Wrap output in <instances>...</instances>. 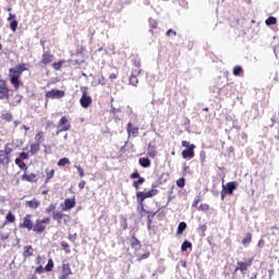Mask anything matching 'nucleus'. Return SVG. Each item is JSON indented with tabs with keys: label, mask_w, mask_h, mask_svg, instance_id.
<instances>
[{
	"label": "nucleus",
	"mask_w": 279,
	"mask_h": 279,
	"mask_svg": "<svg viewBox=\"0 0 279 279\" xmlns=\"http://www.w3.org/2000/svg\"><path fill=\"white\" fill-rule=\"evenodd\" d=\"M189 166L186 163H183V171L184 173H187L189 172Z\"/></svg>",
	"instance_id": "54"
},
{
	"label": "nucleus",
	"mask_w": 279,
	"mask_h": 279,
	"mask_svg": "<svg viewBox=\"0 0 279 279\" xmlns=\"http://www.w3.org/2000/svg\"><path fill=\"white\" fill-rule=\"evenodd\" d=\"M155 195H158V190H150L148 192H137L136 199H137L138 204H143V202H145V199H147L149 197H155Z\"/></svg>",
	"instance_id": "2"
},
{
	"label": "nucleus",
	"mask_w": 279,
	"mask_h": 279,
	"mask_svg": "<svg viewBox=\"0 0 279 279\" xmlns=\"http://www.w3.org/2000/svg\"><path fill=\"white\" fill-rule=\"evenodd\" d=\"M202 210H207L208 205L201 206Z\"/></svg>",
	"instance_id": "57"
},
{
	"label": "nucleus",
	"mask_w": 279,
	"mask_h": 279,
	"mask_svg": "<svg viewBox=\"0 0 279 279\" xmlns=\"http://www.w3.org/2000/svg\"><path fill=\"white\" fill-rule=\"evenodd\" d=\"M241 73H243V68H241V65H235L233 68V75L239 76Z\"/></svg>",
	"instance_id": "27"
},
{
	"label": "nucleus",
	"mask_w": 279,
	"mask_h": 279,
	"mask_svg": "<svg viewBox=\"0 0 279 279\" xmlns=\"http://www.w3.org/2000/svg\"><path fill=\"white\" fill-rule=\"evenodd\" d=\"M63 247H64V248L69 247V244H63Z\"/></svg>",
	"instance_id": "62"
},
{
	"label": "nucleus",
	"mask_w": 279,
	"mask_h": 279,
	"mask_svg": "<svg viewBox=\"0 0 279 279\" xmlns=\"http://www.w3.org/2000/svg\"><path fill=\"white\" fill-rule=\"evenodd\" d=\"M21 101H22V97L15 96V102L13 104V106H17V104H21Z\"/></svg>",
	"instance_id": "45"
},
{
	"label": "nucleus",
	"mask_w": 279,
	"mask_h": 279,
	"mask_svg": "<svg viewBox=\"0 0 279 279\" xmlns=\"http://www.w3.org/2000/svg\"><path fill=\"white\" fill-rule=\"evenodd\" d=\"M149 257V254H144L143 256H142V258H148Z\"/></svg>",
	"instance_id": "59"
},
{
	"label": "nucleus",
	"mask_w": 279,
	"mask_h": 279,
	"mask_svg": "<svg viewBox=\"0 0 279 279\" xmlns=\"http://www.w3.org/2000/svg\"><path fill=\"white\" fill-rule=\"evenodd\" d=\"M14 19H16V15H14V14H12V13H10L9 14V17H8V21H15Z\"/></svg>",
	"instance_id": "51"
},
{
	"label": "nucleus",
	"mask_w": 279,
	"mask_h": 279,
	"mask_svg": "<svg viewBox=\"0 0 279 279\" xmlns=\"http://www.w3.org/2000/svg\"><path fill=\"white\" fill-rule=\"evenodd\" d=\"M138 75H141V70H133L129 78L131 86H136L138 84Z\"/></svg>",
	"instance_id": "10"
},
{
	"label": "nucleus",
	"mask_w": 279,
	"mask_h": 279,
	"mask_svg": "<svg viewBox=\"0 0 279 279\" xmlns=\"http://www.w3.org/2000/svg\"><path fill=\"white\" fill-rule=\"evenodd\" d=\"M252 267V262H238L235 267V272L241 271L243 276L247 272V268Z\"/></svg>",
	"instance_id": "5"
},
{
	"label": "nucleus",
	"mask_w": 279,
	"mask_h": 279,
	"mask_svg": "<svg viewBox=\"0 0 279 279\" xmlns=\"http://www.w3.org/2000/svg\"><path fill=\"white\" fill-rule=\"evenodd\" d=\"M110 80H117V74H114V73H112V74H110Z\"/></svg>",
	"instance_id": "56"
},
{
	"label": "nucleus",
	"mask_w": 279,
	"mask_h": 279,
	"mask_svg": "<svg viewBox=\"0 0 279 279\" xmlns=\"http://www.w3.org/2000/svg\"><path fill=\"white\" fill-rule=\"evenodd\" d=\"M140 165L141 167L147 168L151 166V161H149V158H140Z\"/></svg>",
	"instance_id": "22"
},
{
	"label": "nucleus",
	"mask_w": 279,
	"mask_h": 279,
	"mask_svg": "<svg viewBox=\"0 0 279 279\" xmlns=\"http://www.w3.org/2000/svg\"><path fill=\"white\" fill-rule=\"evenodd\" d=\"M51 221V219L49 218H45L43 220H39V222L43 225V223H49Z\"/></svg>",
	"instance_id": "52"
},
{
	"label": "nucleus",
	"mask_w": 279,
	"mask_h": 279,
	"mask_svg": "<svg viewBox=\"0 0 279 279\" xmlns=\"http://www.w3.org/2000/svg\"><path fill=\"white\" fill-rule=\"evenodd\" d=\"M10 95V89H8V85H5V81L0 80V99H8Z\"/></svg>",
	"instance_id": "7"
},
{
	"label": "nucleus",
	"mask_w": 279,
	"mask_h": 279,
	"mask_svg": "<svg viewBox=\"0 0 279 279\" xmlns=\"http://www.w3.org/2000/svg\"><path fill=\"white\" fill-rule=\"evenodd\" d=\"M22 180H24L25 182H38V178L36 177V173H24L22 175Z\"/></svg>",
	"instance_id": "15"
},
{
	"label": "nucleus",
	"mask_w": 279,
	"mask_h": 279,
	"mask_svg": "<svg viewBox=\"0 0 279 279\" xmlns=\"http://www.w3.org/2000/svg\"><path fill=\"white\" fill-rule=\"evenodd\" d=\"M186 230V222H180L178 226V234H182Z\"/></svg>",
	"instance_id": "29"
},
{
	"label": "nucleus",
	"mask_w": 279,
	"mask_h": 279,
	"mask_svg": "<svg viewBox=\"0 0 279 279\" xmlns=\"http://www.w3.org/2000/svg\"><path fill=\"white\" fill-rule=\"evenodd\" d=\"M63 138H64V141H66V138H69V134H65V135L63 136Z\"/></svg>",
	"instance_id": "60"
},
{
	"label": "nucleus",
	"mask_w": 279,
	"mask_h": 279,
	"mask_svg": "<svg viewBox=\"0 0 279 279\" xmlns=\"http://www.w3.org/2000/svg\"><path fill=\"white\" fill-rule=\"evenodd\" d=\"M45 268H43V265H39L36 269H35V274H44Z\"/></svg>",
	"instance_id": "42"
},
{
	"label": "nucleus",
	"mask_w": 279,
	"mask_h": 279,
	"mask_svg": "<svg viewBox=\"0 0 279 279\" xmlns=\"http://www.w3.org/2000/svg\"><path fill=\"white\" fill-rule=\"evenodd\" d=\"M41 62L44 64H49L50 62H53V56L49 52H46L43 54Z\"/></svg>",
	"instance_id": "18"
},
{
	"label": "nucleus",
	"mask_w": 279,
	"mask_h": 279,
	"mask_svg": "<svg viewBox=\"0 0 279 279\" xmlns=\"http://www.w3.org/2000/svg\"><path fill=\"white\" fill-rule=\"evenodd\" d=\"M20 160H27V154L26 153H21L20 154Z\"/></svg>",
	"instance_id": "47"
},
{
	"label": "nucleus",
	"mask_w": 279,
	"mask_h": 279,
	"mask_svg": "<svg viewBox=\"0 0 279 279\" xmlns=\"http://www.w3.org/2000/svg\"><path fill=\"white\" fill-rule=\"evenodd\" d=\"M222 189L225 193H228L229 195H232L236 189V182H229L226 185H222Z\"/></svg>",
	"instance_id": "12"
},
{
	"label": "nucleus",
	"mask_w": 279,
	"mask_h": 279,
	"mask_svg": "<svg viewBox=\"0 0 279 279\" xmlns=\"http://www.w3.org/2000/svg\"><path fill=\"white\" fill-rule=\"evenodd\" d=\"M74 169L78 171L80 178H84V169H82L80 166H74Z\"/></svg>",
	"instance_id": "37"
},
{
	"label": "nucleus",
	"mask_w": 279,
	"mask_h": 279,
	"mask_svg": "<svg viewBox=\"0 0 279 279\" xmlns=\"http://www.w3.org/2000/svg\"><path fill=\"white\" fill-rule=\"evenodd\" d=\"M26 206L28 208H32L33 210H36V208H38V206H40V203L38 199L33 198L32 201L26 202Z\"/></svg>",
	"instance_id": "16"
},
{
	"label": "nucleus",
	"mask_w": 279,
	"mask_h": 279,
	"mask_svg": "<svg viewBox=\"0 0 279 279\" xmlns=\"http://www.w3.org/2000/svg\"><path fill=\"white\" fill-rule=\"evenodd\" d=\"M22 129L25 130L27 132V130H29V128L27 125H22Z\"/></svg>",
	"instance_id": "58"
},
{
	"label": "nucleus",
	"mask_w": 279,
	"mask_h": 279,
	"mask_svg": "<svg viewBox=\"0 0 279 279\" xmlns=\"http://www.w3.org/2000/svg\"><path fill=\"white\" fill-rule=\"evenodd\" d=\"M53 269V259H49L48 264L45 267V271H52Z\"/></svg>",
	"instance_id": "32"
},
{
	"label": "nucleus",
	"mask_w": 279,
	"mask_h": 279,
	"mask_svg": "<svg viewBox=\"0 0 279 279\" xmlns=\"http://www.w3.org/2000/svg\"><path fill=\"white\" fill-rule=\"evenodd\" d=\"M52 66L54 71H60V69H62V61L53 63Z\"/></svg>",
	"instance_id": "39"
},
{
	"label": "nucleus",
	"mask_w": 279,
	"mask_h": 279,
	"mask_svg": "<svg viewBox=\"0 0 279 279\" xmlns=\"http://www.w3.org/2000/svg\"><path fill=\"white\" fill-rule=\"evenodd\" d=\"M145 182V178H140L137 181L133 182L134 189H138V184H143Z\"/></svg>",
	"instance_id": "35"
},
{
	"label": "nucleus",
	"mask_w": 279,
	"mask_h": 279,
	"mask_svg": "<svg viewBox=\"0 0 279 279\" xmlns=\"http://www.w3.org/2000/svg\"><path fill=\"white\" fill-rule=\"evenodd\" d=\"M148 156L149 158H156V147L151 144L148 145Z\"/></svg>",
	"instance_id": "24"
},
{
	"label": "nucleus",
	"mask_w": 279,
	"mask_h": 279,
	"mask_svg": "<svg viewBox=\"0 0 279 279\" xmlns=\"http://www.w3.org/2000/svg\"><path fill=\"white\" fill-rule=\"evenodd\" d=\"M40 151V142H36L35 144L31 145L29 153L35 156V154H38Z\"/></svg>",
	"instance_id": "20"
},
{
	"label": "nucleus",
	"mask_w": 279,
	"mask_h": 279,
	"mask_svg": "<svg viewBox=\"0 0 279 279\" xmlns=\"http://www.w3.org/2000/svg\"><path fill=\"white\" fill-rule=\"evenodd\" d=\"M126 132L129 136H138V128L134 126L132 122H129L126 125Z\"/></svg>",
	"instance_id": "13"
},
{
	"label": "nucleus",
	"mask_w": 279,
	"mask_h": 279,
	"mask_svg": "<svg viewBox=\"0 0 279 279\" xmlns=\"http://www.w3.org/2000/svg\"><path fill=\"white\" fill-rule=\"evenodd\" d=\"M265 23L266 25H276V23H278V20L274 16H270L265 21Z\"/></svg>",
	"instance_id": "30"
},
{
	"label": "nucleus",
	"mask_w": 279,
	"mask_h": 279,
	"mask_svg": "<svg viewBox=\"0 0 279 279\" xmlns=\"http://www.w3.org/2000/svg\"><path fill=\"white\" fill-rule=\"evenodd\" d=\"M193 245L191 244V242L184 241L183 244L181 245V250H182V252H186Z\"/></svg>",
	"instance_id": "31"
},
{
	"label": "nucleus",
	"mask_w": 279,
	"mask_h": 279,
	"mask_svg": "<svg viewBox=\"0 0 279 279\" xmlns=\"http://www.w3.org/2000/svg\"><path fill=\"white\" fill-rule=\"evenodd\" d=\"M71 208H75V198H66L64 201V207L62 210H71Z\"/></svg>",
	"instance_id": "14"
},
{
	"label": "nucleus",
	"mask_w": 279,
	"mask_h": 279,
	"mask_svg": "<svg viewBox=\"0 0 279 279\" xmlns=\"http://www.w3.org/2000/svg\"><path fill=\"white\" fill-rule=\"evenodd\" d=\"M131 178L133 179V180H136V178H141V174H138V172H134V173H132L131 174Z\"/></svg>",
	"instance_id": "50"
},
{
	"label": "nucleus",
	"mask_w": 279,
	"mask_h": 279,
	"mask_svg": "<svg viewBox=\"0 0 279 279\" xmlns=\"http://www.w3.org/2000/svg\"><path fill=\"white\" fill-rule=\"evenodd\" d=\"M133 64L135 66V71H141V61L140 60H134L133 61Z\"/></svg>",
	"instance_id": "41"
},
{
	"label": "nucleus",
	"mask_w": 279,
	"mask_h": 279,
	"mask_svg": "<svg viewBox=\"0 0 279 279\" xmlns=\"http://www.w3.org/2000/svg\"><path fill=\"white\" fill-rule=\"evenodd\" d=\"M252 243V234L247 233L245 238L242 240V245H250Z\"/></svg>",
	"instance_id": "26"
},
{
	"label": "nucleus",
	"mask_w": 279,
	"mask_h": 279,
	"mask_svg": "<svg viewBox=\"0 0 279 279\" xmlns=\"http://www.w3.org/2000/svg\"><path fill=\"white\" fill-rule=\"evenodd\" d=\"M56 173V170H47L46 171V182H49L51 178H53V174Z\"/></svg>",
	"instance_id": "28"
},
{
	"label": "nucleus",
	"mask_w": 279,
	"mask_h": 279,
	"mask_svg": "<svg viewBox=\"0 0 279 279\" xmlns=\"http://www.w3.org/2000/svg\"><path fill=\"white\" fill-rule=\"evenodd\" d=\"M34 252L32 246H24V252H23V256L24 258H29V256H33Z\"/></svg>",
	"instance_id": "21"
},
{
	"label": "nucleus",
	"mask_w": 279,
	"mask_h": 279,
	"mask_svg": "<svg viewBox=\"0 0 279 279\" xmlns=\"http://www.w3.org/2000/svg\"><path fill=\"white\" fill-rule=\"evenodd\" d=\"M202 229H203V230H206V227H205V225H203V226H202Z\"/></svg>",
	"instance_id": "63"
},
{
	"label": "nucleus",
	"mask_w": 279,
	"mask_h": 279,
	"mask_svg": "<svg viewBox=\"0 0 279 279\" xmlns=\"http://www.w3.org/2000/svg\"><path fill=\"white\" fill-rule=\"evenodd\" d=\"M1 239H2L3 241H5V240L10 239V234L4 233V234L1 235Z\"/></svg>",
	"instance_id": "53"
},
{
	"label": "nucleus",
	"mask_w": 279,
	"mask_h": 279,
	"mask_svg": "<svg viewBox=\"0 0 279 279\" xmlns=\"http://www.w3.org/2000/svg\"><path fill=\"white\" fill-rule=\"evenodd\" d=\"M225 195H223V192L221 193V199H223Z\"/></svg>",
	"instance_id": "64"
},
{
	"label": "nucleus",
	"mask_w": 279,
	"mask_h": 279,
	"mask_svg": "<svg viewBox=\"0 0 279 279\" xmlns=\"http://www.w3.org/2000/svg\"><path fill=\"white\" fill-rule=\"evenodd\" d=\"M86 186V181H80L78 183V189H81V191Z\"/></svg>",
	"instance_id": "46"
},
{
	"label": "nucleus",
	"mask_w": 279,
	"mask_h": 279,
	"mask_svg": "<svg viewBox=\"0 0 279 279\" xmlns=\"http://www.w3.org/2000/svg\"><path fill=\"white\" fill-rule=\"evenodd\" d=\"M33 230H34V232H38L40 234V233L45 232V226L43 222H40V220H37Z\"/></svg>",
	"instance_id": "19"
},
{
	"label": "nucleus",
	"mask_w": 279,
	"mask_h": 279,
	"mask_svg": "<svg viewBox=\"0 0 279 279\" xmlns=\"http://www.w3.org/2000/svg\"><path fill=\"white\" fill-rule=\"evenodd\" d=\"M171 34H173V36H175L177 33L173 29H169L167 32V36H171Z\"/></svg>",
	"instance_id": "55"
},
{
	"label": "nucleus",
	"mask_w": 279,
	"mask_h": 279,
	"mask_svg": "<svg viewBox=\"0 0 279 279\" xmlns=\"http://www.w3.org/2000/svg\"><path fill=\"white\" fill-rule=\"evenodd\" d=\"M43 136H44L43 132L37 133L35 136L36 143H40V141H43Z\"/></svg>",
	"instance_id": "38"
},
{
	"label": "nucleus",
	"mask_w": 279,
	"mask_h": 279,
	"mask_svg": "<svg viewBox=\"0 0 279 279\" xmlns=\"http://www.w3.org/2000/svg\"><path fill=\"white\" fill-rule=\"evenodd\" d=\"M57 135L60 132H69L71 130V124H69V119L66 117H62L57 125Z\"/></svg>",
	"instance_id": "3"
},
{
	"label": "nucleus",
	"mask_w": 279,
	"mask_h": 279,
	"mask_svg": "<svg viewBox=\"0 0 279 279\" xmlns=\"http://www.w3.org/2000/svg\"><path fill=\"white\" fill-rule=\"evenodd\" d=\"M36 265H45V262L43 260V257H40V256L36 257Z\"/></svg>",
	"instance_id": "44"
},
{
	"label": "nucleus",
	"mask_w": 279,
	"mask_h": 279,
	"mask_svg": "<svg viewBox=\"0 0 279 279\" xmlns=\"http://www.w3.org/2000/svg\"><path fill=\"white\" fill-rule=\"evenodd\" d=\"M16 27H19V22L16 20H13L11 23H10V29L12 32H16Z\"/></svg>",
	"instance_id": "34"
},
{
	"label": "nucleus",
	"mask_w": 279,
	"mask_h": 279,
	"mask_svg": "<svg viewBox=\"0 0 279 279\" xmlns=\"http://www.w3.org/2000/svg\"><path fill=\"white\" fill-rule=\"evenodd\" d=\"M26 70L27 69L25 68V63L19 64L9 70L11 84L14 86V88H19V80L21 78V75H23V72Z\"/></svg>",
	"instance_id": "1"
},
{
	"label": "nucleus",
	"mask_w": 279,
	"mask_h": 279,
	"mask_svg": "<svg viewBox=\"0 0 279 279\" xmlns=\"http://www.w3.org/2000/svg\"><path fill=\"white\" fill-rule=\"evenodd\" d=\"M182 145H183V147H186L187 149H191V145H193V144H191V142H189V141H183Z\"/></svg>",
	"instance_id": "43"
},
{
	"label": "nucleus",
	"mask_w": 279,
	"mask_h": 279,
	"mask_svg": "<svg viewBox=\"0 0 279 279\" xmlns=\"http://www.w3.org/2000/svg\"><path fill=\"white\" fill-rule=\"evenodd\" d=\"M15 165H17V166L20 167V169H27L25 162H23V161L21 160V158H16V159H15Z\"/></svg>",
	"instance_id": "33"
},
{
	"label": "nucleus",
	"mask_w": 279,
	"mask_h": 279,
	"mask_svg": "<svg viewBox=\"0 0 279 279\" xmlns=\"http://www.w3.org/2000/svg\"><path fill=\"white\" fill-rule=\"evenodd\" d=\"M15 219H16V218L13 216L12 213H9V214L7 215V221H9V223H14Z\"/></svg>",
	"instance_id": "36"
},
{
	"label": "nucleus",
	"mask_w": 279,
	"mask_h": 279,
	"mask_svg": "<svg viewBox=\"0 0 279 279\" xmlns=\"http://www.w3.org/2000/svg\"><path fill=\"white\" fill-rule=\"evenodd\" d=\"M52 218L56 220V221H61L62 219V214L60 210H54L52 211Z\"/></svg>",
	"instance_id": "25"
},
{
	"label": "nucleus",
	"mask_w": 279,
	"mask_h": 279,
	"mask_svg": "<svg viewBox=\"0 0 279 279\" xmlns=\"http://www.w3.org/2000/svg\"><path fill=\"white\" fill-rule=\"evenodd\" d=\"M0 165H10V153L0 150Z\"/></svg>",
	"instance_id": "11"
},
{
	"label": "nucleus",
	"mask_w": 279,
	"mask_h": 279,
	"mask_svg": "<svg viewBox=\"0 0 279 279\" xmlns=\"http://www.w3.org/2000/svg\"><path fill=\"white\" fill-rule=\"evenodd\" d=\"M72 275H73V271L71 270V265L63 264L59 279H69V276H72Z\"/></svg>",
	"instance_id": "6"
},
{
	"label": "nucleus",
	"mask_w": 279,
	"mask_h": 279,
	"mask_svg": "<svg viewBox=\"0 0 279 279\" xmlns=\"http://www.w3.org/2000/svg\"><path fill=\"white\" fill-rule=\"evenodd\" d=\"M195 144H192L190 148L182 150L181 156L182 158H189L190 160L192 158H195Z\"/></svg>",
	"instance_id": "8"
},
{
	"label": "nucleus",
	"mask_w": 279,
	"mask_h": 279,
	"mask_svg": "<svg viewBox=\"0 0 279 279\" xmlns=\"http://www.w3.org/2000/svg\"><path fill=\"white\" fill-rule=\"evenodd\" d=\"M46 97L49 99H60L64 97V92L59 89H52L50 92H47Z\"/></svg>",
	"instance_id": "9"
},
{
	"label": "nucleus",
	"mask_w": 279,
	"mask_h": 279,
	"mask_svg": "<svg viewBox=\"0 0 279 279\" xmlns=\"http://www.w3.org/2000/svg\"><path fill=\"white\" fill-rule=\"evenodd\" d=\"M66 165H71V160L66 157H63L58 161V167H66Z\"/></svg>",
	"instance_id": "23"
},
{
	"label": "nucleus",
	"mask_w": 279,
	"mask_h": 279,
	"mask_svg": "<svg viewBox=\"0 0 279 279\" xmlns=\"http://www.w3.org/2000/svg\"><path fill=\"white\" fill-rule=\"evenodd\" d=\"M54 210H56V205H50V206L46 209L47 213H51V211H54Z\"/></svg>",
	"instance_id": "48"
},
{
	"label": "nucleus",
	"mask_w": 279,
	"mask_h": 279,
	"mask_svg": "<svg viewBox=\"0 0 279 279\" xmlns=\"http://www.w3.org/2000/svg\"><path fill=\"white\" fill-rule=\"evenodd\" d=\"M177 185L180 187V189H184V178H181L177 181Z\"/></svg>",
	"instance_id": "40"
},
{
	"label": "nucleus",
	"mask_w": 279,
	"mask_h": 279,
	"mask_svg": "<svg viewBox=\"0 0 279 279\" xmlns=\"http://www.w3.org/2000/svg\"><path fill=\"white\" fill-rule=\"evenodd\" d=\"M80 104H81L82 108H88V106H90V104H93V98L90 96H88V93L86 92V89L83 90Z\"/></svg>",
	"instance_id": "4"
},
{
	"label": "nucleus",
	"mask_w": 279,
	"mask_h": 279,
	"mask_svg": "<svg viewBox=\"0 0 279 279\" xmlns=\"http://www.w3.org/2000/svg\"><path fill=\"white\" fill-rule=\"evenodd\" d=\"M47 193H49L48 191H44L43 193H41V195H47Z\"/></svg>",
	"instance_id": "61"
},
{
	"label": "nucleus",
	"mask_w": 279,
	"mask_h": 279,
	"mask_svg": "<svg viewBox=\"0 0 279 279\" xmlns=\"http://www.w3.org/2000/svg\"><path fill=\"white\" fill-rule=\"evenodd\" d=\"M3 118L5 119V121H12V114L10 113L4 114Z\"/></svg>",
	"instance_id": "49"
},
{
	"label": "nucleus",
	"mask_w": 279,
	"mask_h": 279,
	"mask_svg": "<svg viewBox=\"0 0 279 279\" xmlns=\"http://www.w3.org/2000/svg\"><path fill=\"white\" fill-rule=\"evenodd\" d=\"M22 228H27V230H32V216L27 215L24 218V221L22 223Z\"/></svg>",
	"instance_id": "17"
}]
</instances>
